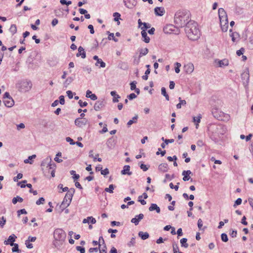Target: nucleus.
<instances>
[{
	"mask_svg": "<svg viewBox=\"0 0 253 253\" xmlns=\"http://www.w3.org/2000/svg\"><path fill=\"white\" fill-rule=\"evenodd\" d=\"M173 253H179V247L177 244H173L172 245Z\"/></svg>",
	"mask_w": 253,
	"mask_h": 253,
	"instance_id": "obj_44",
	"label": "nucleus"
},
{
	"mask_svg": "<svg viewBox=\"0 0 253 253\" xmlns=\"http://www.w3.org/2000/svg\"><path fill=\"white\" fill-rule=\"evenodd\" d=\"M156 15L162 16L165 13V9L163 7H156L154 9Z\"/></svg>",
	"mask_w": 253,
	"mask_h": 253,
	"instance_id": "obj_16",
	"label": "nucleus"
},
{
	"mask_svg": "<svg viewBox=\"0 0 253 253\" xmlns=\"http://www.w3.org/2000/svg\"><path fill=\"white\" fill-rule=\"evenodd\" d=\"M133 58H134V60H133L134 64L138 65L140 62V58H139V56L138 58H137L135 56H134Z\"/></svg>",
	"mask_w": 253,
	"mask_h": 253,
	"instance_id": "obj_61",
	"label": "nucleus"
},
{
	"mask_svg": "<svg viewBox=\"0 0 253 253\" xmlns=\"http://www.w3.org/2000/svg\"><path fill=\"white\" fill-rule=\"evenodd\" d=\"M138 116L136 115L134 117H133L131 120H130L127 123V126L129 127L131 125L133 124H135L137 123V120L138 119Z\"/></svg>",
	"mask_w": 253,
	"mask_h": 253,
	"instance_id": "obj_30",
	"label": "nucleus"
},
{
	"mask_svg": "<svg viewBox=\"0 0 253 253\" xmlns=\"http://www.w3.org/2000/svg\"><path fill=\"white\" fill-rule=\"evenodd\" d=\"M161 93H162V94L163 95H164L166 99L167 100H168V101L169 100V95L167 93L166 89L165 87H162V88H161Z\"/></svg>",
	"mask_w": 253,
	"mask_h": 253,
	"instance_id": "obj_35",
	"label": "nucleus"
},
{
	"mask_svg": "<svg viewBox=\"0 0 253 253\" xmlns=\"http://www.w3.org/2000/svg\"><path fill=\"white\" fill-rule=\"evenodd\" d=\"M143 27H141V29L142 30H143V29H144V30H145V31H146V30H147V29L150 28L151 27V25L149 23H145V22H144L143 23Z\"/></svg>",
	"mask_w": 253,
	"mask_h": 253,
	"instance_id": "obj_48",
	"label": "nucleus"
},
{
	"mask_svg": "<svg viewBox=\"0 0 253 253\" xmlns=\"http://www.w3.org/2000/svg\"><path fill=\"white\" fill-rule=\"evenodd\" d=\"M185 32L187 37L191 40H198L200 36V32L198 24L194 21H190L186 25Z\"/></svg>",
	"mask_w": 253,
	"mask_h": 253,
	"instance_id": "obj_3",
	"label": "nucleus"
},
{
	"mask_svg": "<svg viewBox=\"0 0 253 253\" xmlns=\"http://www.w3.org/2000/svg\"><path fill=\"white\" fill-rule=\"evenodd\" d=\"M140 167L141 168V169H142L143 171H146V170H148V167H147L146 165H145V164H141L140 166Z\"/></svg>",
	"mask_w": 253,
	"mask_h": 253,
	"instance_id": "obj_64",
	"label": "nucleus"
},
{
	"mask_svg": "<svg viewBox=\"0 0 253 253\" xmlns=\"http://www.w3.org/2000/svg\"><path fill=\"white\" fill-rule=\"evenodd\" d=\"M105 105L104 100H99L97 101L94 105V109L95 111H99Z\"/></svg>",
	"mask_w": 253,
	"mask_h": 253,
	"instance_id": "obj_13",
	"label": "nucleus"
},
{
	"mask_svg": "<svg viewBox=\"0 0 253 253\" xmlns=\"http://www.w3.org/2000/svg\"><path fill=\"white\" fill-rule=\"evenodd\" d=\"M66 93H67V96L69 97V98H70V99L73 98V92L72 91L68 90V91H67Z\"/></svg>",
	"mask_w": 253,
	"mask_h": 253,
	"instance_id": "obj_62",
	"label": "nucleus"
},
{
	"mask_svg": "<svg viewBox=\"0 0 253 253\" xmlns=\"http://www.w3.org/2000/svg\"><path fill=\"white\" fill-rule=\"evenodd\" d=\"M55 167H56L55 164L54 162H52L51 161V163L49 164V166H48V167L47 168L48 169L49 172L50 170L51 171L52 170H55Z\"/></svg>",
	"mask_w": 253,
	"mask_h": 253,
	"instance_id": "obj_41",
	"label": "nucleus"
},
{
	"mask_svg": "<svg viewBox=\"0 0 253 253\" xmlns=\"http://www.w3.org/2000/svg\"><path fill=\"white\" fill-rule=\"evenodd\" d=\"M126 6L129 8H132L133 6L136 4L137 1L135 0H124Z\"/></svg>",
	"mask_w": 253,
	"mask_h": 253,
	"instance_id": "obj_18",
	"label": "nucleus"
},
{
	"mask_svg": "<svg viewBox=\"0 0 253 253\" xmlns=\"http://www.w3.org/2000/svg\"><path fill=\"white\" fill-rule=\"evenodd\" d=\"M27 211H26L25 209H21V210H19L17 211V215L18 217L20 216V215L21 214H27Z\"/></svg>",
	"mask_w": 253,
	"mask_h": 253,
	"instance_id": "obj_47",
	"label": "nucleus"
},
{
	"mask_svg": "<svg viewBox=\"0 0 253 253\" xmlns=\"http://www.w3.org/2000/svg\"><path fill=\"white\" fill-rule=\"evenodd\" d=\"M230 36L232 38V41L233 42H236L239 37V35L236 32L232 33Z\"/></svg>",
	"mask_w": 253,
	"mask_h": 253,
	"instance_id": "obj_34",
	"label": "nucleus"
},
{
	"mask_svg": "<svg viewBox=\"0 0 253 253\" xmlns=\"http://www.w3.org/2000/svg\"><path fill=\"white\" fill-rule=\"evenodd\" d=\"M208 134L210 138L217 142L226 133V126L220 124H211L208 127Z\"/></svg>",
	"mask_w": 253,
	"mask_h": 253,
	"instance_id": "obj_1",
	"label": "nucleus"
},
{
	"mask_svg": "<svg viewBox=\"0 0 253 253\" xmlns=\"http://www.w3.org/2000/svg\"><path fill=\"white\" fill-rule=\"evenodd\" d=\"M139 51V58H141L142 56L146 55L148 53V49L147 48H140Z\"/></svg>",
	"mask_w": 253,
	"mask_h": 253,
	"instance_id": "obj_32",
	"label": "nucleus"
},
{
	"mask_svg": "<svg viewBox=\"0 0 253 253\" xmlns=\"http://www.w3.org/2000/svg\"><path fill=\"white\" fill-rule=\"evenodd\" d=\"M138 236L143 240H145L149 237V234L148 232L139 231L138 233Z\"/></svg>",
	"mask_w": 253,
	"mask_h": 253,
	"instance_id": "obj_28",
	"label": "nucleus"
},
{
	"mask_svg": "<svg viewBox=\"0 0 253 253\" xmlns=\"http://www.w3.org/2000/svg\"><path fill=\"white\" fill-rule=\"evenodd\" d=\"M76 250L79 251L80 253H85V249L84 247L81 246H77Z\"/></svg>",
	"mask_w": 253,
	"mask_h": 253,
	"instance_id": "obj_53",
	"label": "nucleus"
},
{
	"mask_svg": "<svg viewBox=\"0 0 253 253\" xmlns=\"http://www.w3.org/2000/svg\"><path fill=\"white\" fill-rule=\"evenodd\" d=\"M143 214L140 213L139 214L136 215L135 217L132 218L131 222L134 223L135 225H137L139 224V221L143 219Z\"/></svg>",
	"mask_w": 253,
	"mask_h": 253,
	"instance_id": "obj_14",
	"label": "nucleus"
},
{
	"mask_svg": "<svg viewBox=\"0 0 253 253\" xmlns=\"http://www.w3.org/2000/svg\"><path fill=\"white\" fill-rule=\"evenodd\" d=\"M55 167H56L55 164L54 162H52L51 161V163L49 164V166H48V167L47 168L48 169L49 172L50 170L51 171L52 170H55Z\"/></svg>",
	"mask_w": 253,
	"mask_h": 253,
	"instance_id": "obj_40",
	"label": "nucleus"
},
{
	"mask_svg": "<svg viewBox=\"0 0 253 253\" xmlns=\"http://www.w3.org/2000/svg\"><path fill=\"white\" fill-rule=\"evenodd\" d=\"M23 201V198L18 196H16V197L13 198L12 199V203L13 204H16L17 203V202L21 203Z\"/></svg>",
	"mask_w": 253,
	"mask_h": 253,
	"instance_id": "obj_37",
	"label": "nucleus"
},
{
	"mask_svg": "<svg viewBox=\"0 0 253 253\" xmlns=\"http://www.w3.org/2000/svg\"><path fill=\"white\" fill-rule=\"evenodd\" d=\"M109 170L107 168H106L103 170H101V174L104 175H106L109 174Z\"/></svg>",
	"mask_w": 253,
	"mask_h": 253,
	"instance_id": "obj_63",
	"label": "nucleus"
},
{
	"mask_svg": "<svg viewBox=\"0 0 253 253\" xmlns=\"http://www.w3.org/2000/svg\"><path fill=\"white\" fill-rule=\"evenodd\" d=\"M113 21L117 22V25H119L120 24V20H121L120 13L118 12H114L113 14Z\"/></svg>",
	"mask_w": 253,
	"mask_h": 253,
	"instance_id": "obj_26",
	"label": "nucleus"
},
{
	"mask_svg": "<svg viewBox=\"0 0 253 253\" xmlns=\"http://www.w3.org/2000/svg\"><path fill=\"white\" fill-rule=\"evenodd\" d=\"M3 103L5 106L7 107H11L14 104V100L12 98H8L3 100Z\"/></svg>",
	"mask_w": 253,
	"mask_h": 253,
	"instance_id": "obj_23",
	"label": "nucleus"
},
{
	"mask_svg": "<svg viewBox=\"0 0 253 253\" xmlns=\"http://www.w3.org/2000/svg\"><path fill=\"white\" fill-rule=\"evenodd\" d=\"M149 210L150 211H155L158 213H159L161 211L160 207L156 204H151L149 208Z\"/></svg>",
	"mask_w": 253,
	"mask_h": 253,
	"instance_id": "obj_24",
	"label": "nucleus"
},
{
	"mask_svg": "<svg viewBox=\"0 0 253 253\" xmlns=\"http://www.w3.org/2000/svg\"><path fill=\"white\" fill-rule=\"evenodd\" d=\"M74 80V77H69L64 83V86L67 87Z\"/></svg>",
	"mask_w": 253,
	"mask_h": 253,
	"instance_id": "obj_31",
	"label": "nucleus"
},
{
	"mask_svg": "<svg viewBox=\"0 0 253 253\" xmlns=\"http://www.w3.org/2000/svg\"><path fill=\"white\" fill-rule=\"evenodd\" d=\"M158 169L161 172H167L169 169L168 165L167 163L161 164L158 167Z\"/></svg>",
	"mask_w": 253,
	"mask_h": 253,
	"instance_id": "obj_22",
	"label": "nucleus"
},
{
	"mask_svg": "<svg viewBox=\"0 0 253 253\" xmlns=\"http://www.w3.org/2000/svg\"><path fill=\"white\" fill-rule=\"evenodd\" d=\"M175 72L176 73H179L180 72V67H181V65L180 63L176 62L175 63Z\"/></svg>",
	"mask_w": 253,
	"mask_h": 253,
	"instance_id": "obj_42",
	"label": "nucleus"
},
{
	"mask_svg": "<svg viewBox=\"0 0 253 253\" xmlns=\"http://www.w3.org/2000/svg\"><path fill=\"white\" fill-rule=\"evenodd\" d=\"M76 56L77 57H79L81 56L82 58L84 59L86 57L85 52L84 51V48L82 46H79L78 48V53L77 54Z\"/></svg>",
	"mask_w": 253,
	"mask_h": 253,
	"instance_id": "obj_25",
	"label": "nucleus"
},
{
	"mask_svg": "<svg viewBox=\"0 0 253 253\" xmlns=\"http://www.w3.org/2000/svg\"><path fill=\"white\" fill-rule=\"evenodd\" d=\"M135 243V237L131 238L130 241L127 243V245L129 247H131L132 246H134Z\"/></svg>",
	"mask_w": 253,
	"mask_h": 253,
	"instance_id": "obj_51",
	"label": "nucleus"
},
{
	"mask_svg": "<svg viewBox=\"0 0 253 253\" xmlns=\"http://www.w3.org/2000/svg\"><path fill=\"white\" fill-rule=\"evenodd\" d=\"M192 173L190 170H184L182 172V175L183 176V180L186 181L190 179V174Z\"/></svg>",
	"mask_w": 253,
	"mask_h": 253,
	"instance_id": "obj_19",
	"label": "nucleus"
},
{
	"mask_svg": "<svg viewBox=\"0 0 253 253\" xmlns=\"http://www.w3.org/2000/svg\"><path fill=\"white\" fill-rule=\"evenodd\" d=\"M212 114L215 118L220 121H228L230 118L229 115L225 114L223 112L217 109H213L212 111Z\"/></svg>",
	"mask_w": 253,
	"mask_h": 253,
	"instance_id": "obj_7",
	"label": "nucleus"
},
{
	"mask_svg": "<svg viewBox=\"0 0 253 253\" xmlns=\"http://www.w3.org/2000/svg\"><path fill=\"white\" fill-rule=\"evenodd\" d=\"M141 35H142V37L143 38V41L145 43H149L150 42V38L147 36V34L146 31L144 30V29H143V30L141 31Z\"/></svg>",
	"mask_w": 253,
	"mask_h": 253,
	"instance_id": "obj_27",
	"label": "nucleus"
},
{
	"mask_svg": "<svg viewBox=\"0 0 253 253\" xmlns=\"http://www.w3.org/2000/svg\"><path fill=\"white\" fill-rule=\"evenodd\" d=\"M190 21H192V20L190 19L189 11L186 10H179L175 13L174 16V23L177 27H184Z\"/></svg>",
	"mask_w": 253,
	"mask_h": 253,
	"instance_id": "obj_2",
	"label": "nucleus"
},
{
	"mask_svg": "<svg viewBox=\"0 0 253 253\" xmlns=\"http://www.w3.org/2000/svg\"><path fill=\"white\" fill-rule=\"evenodd\" d=\"M201 119V116L200 115L197 117H193V121L195 123H197V124H196L197 126H198V124L200 122Z\"/></svg>",
	"mask_w": 253,
	"mask_h": 253,
	"instance_id": "obj_49",
	"label": "nucleus"
},
{
	"mask_svg": "<svg viewBox=\"0 0 253 253\" xmlns=\"http://www.w3.org/2000/svg\"><path fill=\"white\" fill-rule=\"evenodd\" d=\"M17 237L15 235H11L9 236L7 241H4V244L5 245L9 244L11 246H13V245L14 244V242H15V239Z\"/></svg>",
	"mask_w": 253,
	"mask_h": 253,
	"instance_id": "obj_15",
	"label": "nucleus"
},
{
	"mask_svg": "<svg viewBox=\"0 0 253 253\" xmlns=\"http://www.w3.org/2000/svg\"><path fill=\"white\" fill-rule=\"evenodd\" d=\"M51 162V159L50 157H47L44 159L41 163V167L42 169H43L44 167L47 168Z\"/></svg>",
	"mask_w": 253,
	"mask_h": 253,
	"instance_id": "obj_21",
	"label": "nucleus"
},
{
	"mask_svg": "<svg viewBox=\"0 0 253 253\" xmlns=\"http://www.w3.org/2000/svg\"><path fill=\"white\" fill-rule=\"evenodd\" d=\"M75 189L74 188H71L67 192L64 197L63 200L60 205V208L62 211H63L64 209L67 208L70 204L73 196L75 193Z\"/></svg>",
	"mask_w": 253,
	"mask_h": 253,
	"instance_id": "obj_6",
	"label": "nucleus"
},
{
	"mask_svg": "<svg viewBox=\"0 0 253 253\" xmlns=\"http://www.w3.org/2000/svg\"><path fill=\"white\" fill-rule=\"evenodd\" d=\"M13 247L12 248V251L13 252H19V250L18 249V245L17 244H14L13 245Z\"/></svg>",
	"mask_w": 253,
	"mask_h": 253,
	"instance_id": "obj_50",
	"label": "nucleus"
},
{
	"mask_svg": "<svg viewBox=\"0 0 253 253\" xmlns=\"http://www.w3.org/2000/svg\"><path fill=\"white\" fill-rule=\"evenodd\" d=\"M218 15L221 30L223 32H226L228 29V22L226 13L223 8H220L218 9Z\"/></svg>",
	"mask_w": 253,
	"mask_h": 253,
	"instance_id": "obj_5",
	"label": "nucleus"
},
{
	"mask_svg": "<svg viewBox=\"0 0 253 253\" xmlns=\"http://www.w3.org/2000/svg\"><path fill=\"white\" fill-rule=\"evenodd\" d=\"M9 31L12 35L17 32V27L15 24H12L9 28Z\"/></svg>",
	"mask_w": 253,
	"mask_h": 253,
	"instance_id": "obj_36",
	"label": "nucleus"
},
{
	"mask_svg": "<svg viewBox=\"0 0 253 253\" xmlns=\"http://www.w3.org/2000/svg\"><path fill=\"white\" fill-rule=\"evenodd\" d=\"M36 157V155H33L28 157L27 159H26L24 161V163L25 164H32L33 163L32 159H35Z\"/></svg>",
	"mask_w": 253,
	"mask_h": 253,
	"instance_id": "obj_33",
	"label": "nucleus"
},
{
	"mask_svg": "<svg viewBox=\"0 0 253 253\" xmlns=\"http://www.w3.org/2000/svg\"><path fill=\"white\" fill-rule=\"evenodd\" d=\"M142 196H139L138 199V201L141 203L142 205H145L146 204V202L144 200H142Z\"/></svg>",
	"mask_w": 253,
	"mask_h": 253,
	"instance_id": "obj_56",
	"label": "nucleus"
},
{
	"mask_svg": "<svg viewBox=\"0 0 253 253\" xmlns=\"http://www.w3.org/2000/svg\"><path fill=\"white\" fill-rule=\"evenodd\" d=\"M70 174L71 175H73V178L74 179V180L78 179L80 177V175L78 174H76V172L74 170H71Z\"/></svg>",
	"mask_w": 253,
	"mask_h": 253,
	"instance_id": "obj_45",
	"label": "nucleus"
},
{
	"mask_svg": "<svg viewBox=\"0 0 253 253\" xmlns=\"http://www.w3.org/2000/svg\"><path fill=\"white\" fill-rule=\"evenodd\" d=\"M137 96L134 93H130L129 95H127V98L129 100H132L135 98Z\"/></svg>",
	"mask_w": 253,
	"mask_h": 253,
	"instance_id": "obj_57",
	"label": "nucleus"
},
{
	"mask_svg": "<svg viewBox=\"0 0 253 253\" xmlns=\"http://www.w3.org/2000/svg\"><path fill=\"white\" fill-rule=\"evenodd\" d=\"M121 173L122 175H131L132 172L130 171V166L128 165H125L123 169L121 171Z\"/></svg>",
	"mask_w": 253,
	"mask_h": 253,
	"instance_id": "obj_20",
	"label": "nucleus"
},
{
	"mask_svg": "<svg viewBox=\"0 0 253 253\" xmlns=\"http://www.w3.org/2000/svg\"><path fill=\"white\" fill-rule=\"evenodd\" d=\"M242 200L241 198H238L235 202L234 205H233V207L234 208H236L237 206H238V205H240L242 203Z\"/></svg>",
	"mask_w": 253,
	"mask_h": 253,
	"instance_id": "obj_46",
	"label": "nucleus"
},
{
	"mask_svg": "<svg viewBox=\"0 0 253 253\" xmlns=\"http://www.w3.org/2000/svg\"><path fill=\"white\" fill-rule=\"evenodd\" d=\"M45 200L43 197L40 198L38 200L36 201V204L38 205H40L41 204H42L44 202Z\"/></svg>",
	"mask_w": 253,
	"mask_h": 253,
	"instance_id": "obj_54",
	"label": "nucleus"
},
{
	"mask_svg": "<svg viewBox=\"0 0 253 253\" xmlns=\"http://www.w3.org/2000/svg\"><path fill=\"white\" fill-rule=\"evenodd\" d=\"M187 241V239L185 238H182L180 240V243L182 247L184 248H187L188 247V244L186 243Z\"/></svg>",
	"mask_w": 253,
	"mask_h": 253,
	"instance_id": "obj_39",
	"label": "nucleus"
},
{
	"mask_svg": "<svg viewBox=\"0 0 253 253\" xmlns=\"http://www.w3.org/2000/svg\"><path fill=\"white\" fill-rule=\"evenodd\" d=\"M194 65L191 63H188V64H187L184 66V71L187 74H191V73H192L194 71Z\"/></svg>",
	"mask_w": 253,
	"mask_h": 253,
	"instance_id": "obj_12",
	"label": "nucleus"
},
{
	"mask_svg": "<svg viewBox=\"0 0 253 253\" xmlns=\"http://www.w3.org/2000/svg\"><path fill=\"white\" fill-rule=\"evenodd\" d=\"M78 103L81 107H85L87 105V103L86 102H83L81 100H80Z\"/></svg>",
	"mask_w": 253,
	"mask_h": 253,
	"instance_id": "obj_60",
	"label": "nucleus"
},
{
	"mask_svg": "<svg viewBox=\"0 0 253 253\" xmlns=\"http://www.w3.org/2000/svg\"><path fill=\"white\" fill-rule=\"evenodd\" d=\"M221 240L224 242H226L228 241V238L226 234L222 233L221 235Z\"/></svg>",
	"mask_w": 253,
	"mask_h": 253,
	"instance_id": "obj_43",
	"label": "nucleus"
},
{
	"mask_svg": "<svg viewBox=\"0 0 253 253\" xmlns=\"http://www.w3.org/2000/svg\"><path fill=\"white\" fill-rule=\"evenodd\" d=\"M66 140L67 142H69L71 145H74L75 144L74 140L70 137H67L66 138Z\"/></svg>",
	"mask_w": 253,
	"mask_h": 253,
	"instance_id": "obj_59",
	"label": "nucleus"
},
{
	"mask_svg": "<svg viewBox=\"0 0 253 253\" xmlns=\"http://www.w3.org/2000/svg\"><path fill=\"white\" fill-rule=\"evenodd\" d=\"M175 27L171 24L167 25L164 28V32L166 34H170L174 31Z\"/></svg>",
	"mask_w": 253,
	"mask_h": 253,
	"instance_id": "obj_17",
	"label": "nucleus"
},
{
	"mask_svg": "<svg viewBox=\"0 0 253 253\" xmlns=\"http://www.w3.org/2000/svg\"><path fill=\"white\" fill-rule=\"evenodd\" d=\"M137 84L136 82V81H133L130 84V89L131 90H134L135 89H136V84Z\"/></svg>",
	"mask_w": 253,
	"mask_h": 253,
	"instance_id": "obj_52",
	"label": "nucleus"
},
{
	"mask_svg": "<svg viewBox=\"0 0 253 253\" xmlns=\"http://www.w3.org/2000/svg\"><path fill=\"white\" fill-rule=\"evenodd\" d=\"M87 123V120L85 118H77L75 121V125L79 127H83Z\"/></svg>",
	"mask_w": 253,
	"mask_h": 253,
	"instance_id": "obj_9",
	"label": "nucleus"
},
{
	"mask_svg": "<svg viewBox=\"0 0 253 253\" xmlns=\"http://www.w3.org/2000/svg\"><path fill=\"white\" fill-rule=\"evenodd\" d=\"M23 177V174L22 173H18L16 176L13 178V180L14 181H17L18 179H21Z\"/></svg>",
	"mask_w": 253,
	"mask_h": 253,
	"instance_id": "obj_55",
	"label": "nucleus"
},
{
	"mask_svg": "<svg viewBox=\"0 0 253 253\" xmlns=\"http://www.w3.org/2000/svg\"><path fill=\"white\" fill-rule=\"evenodd\" d=\"M59 102L61 105H64L65 104V99H64V96L63 95H60L59 97Z\"/></svg>",
	"mask_w": 253,
	"mask_h": 253,
	"instance_id": "obj_58",
	"label": "nucleus"
},
{
	"mask_svg": "<svg viewBox=\"0 0 253 253\" xmlns=\"http://www.w3.org/2000/svg\"><path fill=\"white\" fill-rule=\"evenodd\" d=\"M241 78L244 84H247L248 83L250 79L249 71L248 69H247L241 74Z\"/></svg>",
	"mask_w": 253,
	"mask_h": 253,
	"instance_id": "obj_10",
	"label": "nucleus"
},
{
	"mask_svg": "<svg viewBox=\"0 0 253 253\" xmlns=\"http://www.w3.org/2000/svg\"><path fill=\"white\" fill-rule=\"evenodd\" d=\"M93 59L96 61V62L95 64L96 66H99L100 68H104L105 67V63L103 62L101 59L99 58L98 56L94 55L93 57Z\"/></svg>",
	"mask_w": 253,
	"mask_h": 253,
	"instance_id": "obj_11",
	"label": "nucleus"
},
{
	"mask_svg": "<svg viewBox=\"0 0 253 253\" xmlns=\"http://www.w3.org/2000/svg\"><path fill=\"white\" fill-rule=\"evenodd\" d=\"M32 87V82L28 80H21L16 84V87L21 92L29 91Z\"/></svg>",
	"mask_w": 253,
	"mask_h": 253,
	"instance_id": "obj_4",
	"label": "nucleus"
},
{
	"mask_svg": "<svg viewBox=\"0 0 253 253\" xmlns=\"http://www.w3.org/2000/svg\"><path fill=\"white\" fill-rule=\"evenodd\" d=\"M112 96L113 97V102L114 103L119 102V99L121 98V96L117 94L115 91H112Z\"/></svg>",
	"mask_w": 253,
	"mask_h": 253,
	"instance_id": "obj_29",
	"label": "nucleus"
},
{
	"mask_svg": "<svg viewBox=\"0 0 253 253\" xmlns=\"http://www.w3.org/2000/svg\"><path fill=\"white\" fill-rule=\"evenodd\" d=\"M218 64L219 67H222L224 66H227L228 65V61L227 59H223L219 61Z\"/></svg>",
	"mask_w": 253,
	"mask_h": 253,
	"instance_id": "obj_38",
	"label": "nucleus"
},
{
	"mask_svg": "<svg viewBox=\"0 0 253 253\" xmlns=\"http://www.w3.org/2000/svg\"><path fill=\"white\" fill-rule=\"evenodd\" d=\"M66 236V233L62 229H56L54 232V238L56 240L63 241L65 239Z\"/></svg>",
	"mask_w": 253,
	"mask_h": 253,
	"instance_id": "obj_8",
	"label": "nucleus"
}]
</instances>
